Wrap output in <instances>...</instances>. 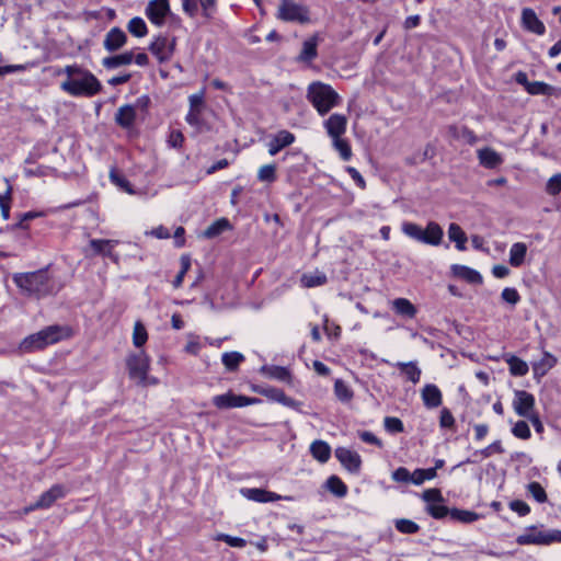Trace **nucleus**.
I'll use <instances>...</instances> for the list:
<instances>
[{"label": "nucleus", "instance_id": "nucleus-1", "mask_svg": "<svg viewBox=\"0 0 561 561\" xmlns=\"http://www.w3.org/2000/svg\"><path fill=\"white\" fill-rule=\"evenodd\" d=\"M62 73L66 75V79L61 82L60 89L71 96L91 98L102 90L99 79L79 65H68L56 72L58 76Z\"/></svg>", "mask_w": 561, "mask_h": 561}, {"label": "nucleus", "instance_id": "nucleus-2", "mask_svg": "<svg viewBox=\"0 0 561 561\" xmlns=\"http://www.w3.org/2000/svg\"><path fill=\"white\" fill-rule=\"evenodd\" d=\"M70 335V329L62 325H49L26 336L19 346L21 353H32L55 344Z\"/></svg>", "mask_w": 561, "mask_h": 561}, {"label": "nucleus", "instance_id": "nucleus-3", "mask_svg": "<svg viewBox=\"0 0 561 561\" xmlns=\"http://www.w3.org/2000/svg\"><path fill=\"white\" fill-rule=\"evenodd\" d=\"M13 282L26 295L36 298L47 296L51 291L49 277L44 271L14 274Z\"/></svg>", "mask_w": 561, "mask_h": 561}, {"label": "nucleus", "instance_id": "nucleus-4", "mask_svg": "<svg viewBox=\"0 0 561 561\" xmlns=\"http://www.w3.org/2000/svg\"><path fill=\"white\" fill-rule=\"evenodd\" d=\"M307 99L320 115L329 113L340 101L339 94L332 87L322 82H312L308 87Z\"/></svg>", "mask_w": 561, "mask_h": 561}, {"label": "nucleus", "instance_id": "nucleus-5", "mask_svg": "<svg viewBox=\"0 0 561 561\" xmlns=\"http://www.w3.org/2000/svg\"><path fill=\"white\" fill-rule=\"evenodd\" d=\"M518 545L547 546L552 542H561V531H542L536 526L528 527L526 531L516 538Z\"/></svg>", "mask_w": 561, "mask_h": 561}, {"label": "nucleus", "instance_id": "nucleus-6", "mask_svg": "<svg viewBox=\"0 0 561 561\" xmlns=\"http://www.w3.org/2000/svg\"><path fill=\"white\" fill-rule=\"evenodd\" d=\"M129 377L139 385H146L150 367L149 356L144 352L130 354L126 360Z\"/></svg>", "mask_w": 561, "mask_h": 561}, {"label": "nucleus", "instance_id": "nucleus-7", "mask_svg": "<svg viewBox=\"0 0 561 561\" xmlns=\"http://www.w3.org/2000/svg\"><path fill=\"white\" fill-rule=\"evenodd\" d=\"M277 18L286 22H309V10L307 7L291 0H280Z\"/></svg>", "mask_w": 561, "mask_h": 561}, {"label": "nucleus", "instance_id": "nucleus-8", "mask_svg": "<svg viewBox=\"0 0 561 561\" xmlns=\"http://www.w3.org/2000/svg\"><path fill=\"white\" fill-rule=\"evenodd\" d=\"M260 399L251 398L242 394H234L229 391L224 394L215 396L213 398V403L218 409H231V408H242L259 403Z\"/></svg>", "mask_w": 561, "mask_h": 561}, {"label": "nucleus", "instance_id": "nucleus-9", "mask_svg": "<svg viewBox=\"0 0 561 561\" xmlns=\"http://www.w3.org/2000/svg\"><path fill=\"white\" fill-rule=\"evenodd\" d=\"M174 45V38L158 36L150 44L149 50L157 57L159 62H165L172 57Z\"/></svg>", "mask_w": 561, "mask_h": 561}, {"label": "nucleus", "instance_id": "nucleus-10", "mask_svg": "<svg viewBox=\"0 0 561 561\" xmlns=\"http://www.w3.org/2000/svg\"><path fill=\"white\" fill-rule=\"evenodd\" d=\"M336 459L351 473H358L362 466V458L358 453L346 447H337L334 451Z\"/></svg>", "mask_w": 561, "mask_h": 561}, {"label": "nucleus", "instance_id": "nucleus-11", "mask_svg": "<svg viewBox=\"0 0 561 561\" xmlns=\"http://www.w3.org/2000/svg\"><path fill=\"white\" fill-rule=\"evenodd\" d=\"M68 494V489L64 484H54L47 491L42 493L35 502V507L49 508L56 501L64 499Z\"/></svg>", "mask_w": 561, "mask_h": 561}, {"label": "nucleus", "instance_id": "nucleus-12", "mask_svg": "<svg viewBox=\"0 0 561 561\" xmlns=\"http://www.w3.org/2000/svg\"><path fill=\"white\" fill-rule=\"evenodd\" d=\"M216 2L217 0H182V9L190 18H194L198 12V4H201L203 15L209 19L211 18Z\"/></svg>", "mask_w": 561, "mask_h": 561}, {"label": "nucleus", "instance_id": "nucleus-13", "mask_svg": "<svg viewBox=\"0 0 561 561\" xmlns=\"http://www.w3.org/2000/svg\"><path fill=\"white\" fill-rule=\"evenodd\" d=\"M169 11V0H151L146 8L148 19L157 25L163 24Z\"/></svg>", "mask_w": 561, "mask_h": 561}, {"label": "nucleus", "instance_id": "nucleus-14", "mask_svg": "<svg viewBox=\"0 0 561 561\" xmlns=\"http://www.w3.org/2000/svg\"><path fill=\"white\" fill-rule=\"evenodd\" d=\"M535 405V398L531 393L525 390L515 391V399L513 401V407L515 412L519 416H529L531 410Z\"/></svg>", "mask_w": 561, "mask_h": 561}, {"label": "nucleus", "instance_id": "nucleus-15", "mask_svg": "<svg viewBox=\"0 0 561 561\" xmlns=\"http://www.w3.org/2000/svg\"><path fill=\"white\" fill-rule=\"evenodd\" d=\"M522 25L525 30L536 35H543L546 32L545 24L538 19L531 8H524L522 10Z\"/></svg>", "mask_w": 561, "mask_h": 561}, {"label": "nucleus", "instance_id": "nucleus-16", "mask_svg": "<svg viewBox=\"0 0 561 561\" xmlns=\"http://www.w3.org/2000/svg\"><path fill=\"white\" fill-rule=\"evenodd\" d=\"M347 126V118L342 114H332L325 122L324 128L328 135L333 138L342 137L345 134Z\"/></svg>", "mask_w": 561, "mask_h": 561}, {"label": "nucleus", "instance_id": "nucleus-17", "mask_svg": "<svg viewBox=\"0 0 561 561\" xmlns=\"http://www.w3.org/2000/svg\"><path fill=\"white\" fill-rule=\"evenodd\" d=\"M240 492L245 499L257 503L275 502L283 499L277 493L259 488H244Z\"/></svg>", "mask_w": 561, "mask_h": 561}, {"label": "nucleus", "instance_id": "nucleus-18", "mask_svg": "<svg viewBox=\"0 0 561 561\" xmlns=\"http://www.w3.org/2000/svg\"><path fill=\"white\" fill-rule=\"evenodd\" d=\"M443 404V393L434 383L423 386V405L430 410L437 409Z\"/></svg>", "mask_w": 561, "mask_h": 561}, {"label": "nucleus", "instance_id": "nucleus-19", "mask_svg": "<svg viewBox=\"0 0 561 561\" xmlns=\"http://www.w3.org/2000/svg\"><path fill=\"white\" fill-rule=\"evenodd\" d=\"M127 42V36L119 27L111 28L105 35L103 46L107 51H116L122 48Z\"/></svg>", "mask_w": 561, "mask_h": 561}, {"label": "nucleus", "instance_id": "nucleus-20", "mask_svg": "<svg viewBox=\"0 0 561 561\" xmlns=\"http://www.w3.org/2000/svg\"><path fill=\"white\" fill-rule=\"evenodd\" d=\"M295 141V136L288 130L278 131L267 144L268 153L277 154L283 148L290 146Z\"/></svg>", "mask_w": 561, "mask_h": 561}, {"label": "nucleus", "instance_id": "nucleus-21", "mask_svg": "<svg viewBox=\"0 0 561 561\" xmlns=\"http://www.w3.org/2000/svg\"><path fill=\"white\" fill-rule=\"evenodd\" d=\"M318 35H313L307 38L302 43V48L297 57V60L305 64H311V61L314 60L318 56Z\"/></svg>", "mask_w": 561, "mask_h": 561}, {"label": "nucleus", "instance_id": "nucleus-22", "mask_svg": "<svg viewBox=\"0 0 561 561\" xmlns=\"http://www.w3.org/2000/svg\"><path fill=\"white\" fill-rule=\"evenodd\" d=\"M478 159L480 164L486 169H495L503 163L502 156L488 147L478 150Z\"/></svg>", "mask_w": 561, "mask_h": 561}, {"label": "nucleus", "instance_id": "nucleus-23", "mask_svg": "<svg viewBox=\"0 0 561 561\" xmlns=\"http://www.w3.org/2000/svg\"><path fill=\"white\" fill-rule=\"evenodd\" d=\"M136 119V111L134 105H123L115 114V122L122 128H130Z\"/></svg>", "mask_w": 561, "mask_h": 561}, {"label": "nucleus", "instance_id": "nucleus-24", "mask_svg": "<svg viewBox=\"0 0 561 561\" xmlns=\"http://www.w3.org/2000/svg\"><path fill=\"white\" fill-rule=\"evenodd\" d=\"M117 243L118 241L116 240L92 239L90 241V247L93 249L95 254H101L117 261V255L113 253V248Z\"/></svg>", "mask_w": 561, "mask_h": 561}, {"label": "nucleus", "instance_id": "nucleus-25", "mask_svg": "<svg viewBox=\"0 0 561 561\" xmlns=\"http://www.w3.org/2000/svg\"><path fill=\"white\" fill-rule=\"evenodd\" d=\"M527 92L531 95H549V96H561V89L550 85L542 81H533L527 87Z\"/></svg>", "mask_w": 561, "mask_h": 561}, {"label": "nucleus", "instance_id": "nucleus-26", "mask_svg": "<svg viewBox=\"0 0 561 561\" xmlns=\"http://www.w3.org/2000/svg\"><path fill=\"white\" fill-rule=\"evenodd\" d=\"M392 479L397 482L421 484V468L410 472L407 468L400 467L392 473Z\"/></svg>", "mask_w": 561, "mask_h": 561}, {"label": "nucleus", "instance_id": "nucleus-27", "mask_svg": "<svg viewBox=\"0 0 561 561\" xmlns=\"http://www.w3.org/2000/svg\"><path fill=\"white\" fill-rule=\"evenodd\" d=\"M451 270L455 276L468 282L469 284L482 283L481 274L471 267L465 265H453Z\"/></svg>", "mask_w": 561, "mask_h": 561}, {"label": "nucleus", "instance_id": "nucleus-28", "mask_svg": "<svg viewBox=\"0 0 561 561\" xmlns=\"http://www.w3.org/2000/svg\"><path fill=\"white\" fill-rule=\"evenodd\" d=\"M264 394L270 399L291 409L298 410L301 405L299 401L286 396V393L277 388H271L264 391Z\"/></svg>", "mask_w": 561, "mask_h": 561}, {"label": "nucleus", "instance_id": "nucleus-29", "mask_svg": "<svg viewBox=\"0 0 561 561\" xmlns=\"http://www.w3.org/2000/svg\"><path fill=\"white\" fill-rule=\"evenodd\" d=\"M133 60H134V53L133 51H125V53L119 54V55H114V56L105 57L102 60V65L106 69H115V68H118L121 66L130 65L133 62Z\"/></svg>", "mask_w": 561, "mask_h": 561}, {"label": "nucleus", "instance_id": "nucleus-30", "mask_svg": "<svg viewBox=\"0 0 561 561\" xmlns=\"http://www.w3.org/2000/svg\"><path fill=\"white\" fill-rule=\"evenodd\" d=\"M443 229L434 221L427 224L426 228L423 229V242L433 245H438L443 238Z\"/></svg>", "mask_w": 561, "mask_h": 561}, {"label": "nucleus", "instance_id": "nucleus-31", "mask_svg": "<svg viewBox=\"0 0 561 561\" xmlns=\"http://www.w3.org/2000/svg\"><path fill=\"white\" fill-rule=\"evenodd\" d=\"M557 364V357L545 352L541 359L533 365L534 375L536 377L545 376Z\"/></svg>", "mask_w": 561, "mask_h": 561}, {"label": "nucleus", "instance_id": "nucleus-32", "mask_svg": "<svg viewBox=\"0 0 561 561\" xmlns=\"http://www.w3.org/2000/svg\"><path fill=\"white\" fill-rule=\"evenodd\" d=\"M310 453L314 459L324 463L330 459L331 447L323 440H314L310 445Z\"/></svg>", "mask_w": 561, "mask_h": 561}, {"label": "nucleus", "instance_id": "nucleus-33", "mask_svg": "<svg viewBox=\"0 0 561 561\" xmlns=\"http://www.w3.org/2000/svg\"><path fill=\"white\" fill-rule=\"evenodd\" d=\"M448 238L456 243L459 251L466 250L467 236L458 224H450L448 227Z\"/></svg>", "mask_w": 561, "mask_h": 561}, {"label": "nucleus", "instance_id": "nucleus-34", "mask_svg": "<svg viewBox=\"0 0 561 561\" xmlns=\"http://www.w3.org/2000/svg\"><path fill=\"white\" fill-rule=\"evenodd\" d=\"M527 245L524 242H516L510 250V264L514 267H519L526 257Z\"/></svg>", "mask_w": 561, "mask_h": 561}, {"label": "nucleus", "instance_id": "nucleus-35", "mask_svg": "<svg viewBox=\"0 0 561 561\" xmlns=\"http://www.w3.org/2000/svg\"><path fill=\"white\" fill-rule=\"evenodd\" d=\"M230 228L231 226L229 220L226 218H220L214 221L204 230L203 237L207 239H213Z\"/></svg>", "mask_w": 561, "mask_h": 561}, {"label": "nucleus", "instance_id": "nucleus-36", "mask_svg": "<svg viewBox=\"0 0 561 561\" xmlns=\"http://www.w3.org/2000/svg\"><path fill=\"white\" fill-rule=\"evenodd\" d=\"M262 373L270 378L280 381H288L290 379V371L286 367L282 366H263Z\"/></svg>", "mask_w": 561, "mask_h": 561}, {"label": "nucleus", "instance_id": "nucleus-37", "mask_svg": "<svg viewBox=\"0 0 561 561\" xmlns=\"http://www.w3.org/2000/svg\"><path fill=\"white\" fill-rule=\"evenodd\" d=\"M300 283L306 288H312L324 285L327 283V276L321 272L307 273L301 276Z\"/></svg>", "mask_w": 561, "mask_h": 561}, {"label": "nucleus", "instance_id": "nucleus-38", "mask_svg": "<svg viewBox=\"0 0 561 561\" xmlns=\"http://www.w3.org/2000/svg\"><path fill=\"white\" fill-rule=\"evenodd\" d=\"M392 305L394 311L405 318H413L416 313L415 307L408 299L397 298Z\"/></svg>", "mask_w": 561, "mask_h": 561}, {"label": "nucleus", "instance_id": "nucleus-39", "mask_svg": "<svg viewBox=\"0 0 561 561\" xmlns=\"http://www.w3.org/2000/svg\"><path fill=\"white\" fill-rule=\"evenodd\" d=\"M327 489L337 497H343L347 493L346 484L336 476H331L325 482Z\"/></svg>", "mask_w": 561, "mask_h": 561}, {"label": "nucleus", "instance_id": "nucleus-40", "mask_svg": "<svg viewBox=\"0 0 561 561\" xmlns=\"http://www.w3.org/2000/svg\"><path fill=\"white\" fill-rule=\"evenodd\" d=\"M243 360L244 356L239 352H227L221 356V362L229 371L237 370Z\"/></svg>", "mask_w": 561, "mask_h": 561}, {"label": "nucleus", "instance_id": "nucleus-41", "mask_svg": "<svg viewBox=\"0 0 561 561\" xmlns=\"http://www.w3.org/2000/svg\"><path fill=\"white\" fill-rule=\"evenodd\" d=\"M506 362L513 376L522 377L529 370L527 363L517 356H511Z\"/></svg>", "mask_w": 561, "mask_h": 561}, {"label": "nucleus", "instance_id": "nucleus-42", "mask_svg": "<svg viewBox=\"0 0 561 561\" xmlns=\"http://www.w3.org/2000/svg\"><path fill=\"white\" fill-rule=\"evenodd\" d=\"M334 393L342 402H350L353 399V390L342 379H336L334 382Z\"/></svg>", "mask_w": 561, "mask_h": 561}, {"label": "nucleus", "instance_id": "nucleus-43", "mask_svg": "<svg viewBox=\"0 0 561 561\" xmlns=\"http://www.w3.org/2000/svg\"><path fill=\"white\" fill-rule=\"evenodd\" d=\"M332 145L343 161H348L352 158V148L346 139L342 137L333 138Z\"/></svg>", "mask_w": 561, "mask_h": 561}, {"label": "nucleus", "instance_id": "nucleus-44", "mask_svg": "<svg viewBox=\"0 0 561 561\" xmlns=\"http://www.w3.org/2000/svg\"><path fill=\"white\" fill-rule=\"evenodd\" d=\"M127 30L136 37H144L148 33L145 21L139 16H135L128 22Z\"/></svg>", "mask_w": 561, "mask_h": 561}, {"label": "nucleus", "instance_id": "nucleus-45", "mask_svg": "<svg viewBox=\"0 0 561 561\" xmlns=\"http://www.w3.org/2000/svg\"><path fill=\"white\" fill-rule=\"evenodd\" d=\"M398 367L400 369V374L405 377L407 380L412 382H417L420 377V371L415 364L413 363H399Z\"/></svg>", "mask_w": 561, "mask_h": 561}, {"label": "nucleus", "instance_id": "nucleus-46", "mask_svg": "<svg viewBox=\"0 0 561 561\" xmlns=\"http://www.w3.org/2000/svg\"><path fill=\"white\" fill-rule=\"evenodd\" d=\"M148 340V333L145 325L140 321H136L133 331V344L136 347H141Z\"/></svg>", "mask_w": 561, "mask_h": 561}, {"label": "nucleus", "instance_id": "nucleus-47", "mask_svg": "<svg viewBox=\"0 0 561 561\" xmlns=\"http://www.w3.org/2000/svg\"><path fill=\"white\" fill-rule=\"evenodd\" d=\"M450 518L453 520L469 524L476 522L479 518V515L471 511L453 508L450 511Z\"/></svg>", "mask_w": 561, "mask_h": 561}, {"label": "nucleus", "instance_id": "nucleus-48", "mask_svg": "<svg viewBox=\"0 0 561 561\" xmlns=\"http://www.w3.org/2000/svg\"><path fill=\"white\" fill-rule=\"evenodd\" d=\"M426 511L433 518L442 519L448 515L450 516L451 510H449L446 505H444L443 502H438V503L427 504Z\"/></svg>", "mask_w": 561, "mask_h": 561}, {"label": "nucleus", "instance_id": "nucleus-49", "mask_svg": "<svg viewBox=\"0 0 561 561\" xmlns=\"http://www.w3.org/2000/svg\"><path fill=\"white\" fill-rule=\"evenodd\" d=\"M257 179L261 182H274L276 180V165L274 163L262 165L259 169Z\"/></svg>", "mask_w": 561, "mask_h": 561}, {"label": "nucleus", "instance_id": "nucleus-50", "mask_svg": "<svg viewBox=\"0 0 561 561\" xmlns=\"http://www.w3.org/2000/svg\"><path fill=\"white\" fill-rule=\"evenodd\" d=\"M527 490L529 494L538 502V503H545L547 502V493L545 489L541 486L539 482H530L527 485Z\"/></svg>", "mask_w": 561, "mask_h": 561}, {"label": "nucleus", "instance_id": "nucleus-51", "mask_svg": "<svg viewBox=\"0 0 561 561\" xmlns=\"http://www.w3.org/2000/svg\"><path fill=\"white\" fill-rule=\"evenodd\" d=\"M42 216V213H37V211H27V213H23V214H20L19 215V221L14 225L11 226V230H16V229H23V230H26L28 229V226H27V221L30 220H33L37 217Z\"/></svg>", "mask_w": 561, "mask_h": 561}, {"label": "nucleus", "instance_id": "nucleus-52", "mask_svg": "<svg viewBox=\"0 0 561 561\" xmlns=\"http://www.w3.org/2000/svg\"><path fill=\"white\" fill-rule=\"evenodd\" d=\"M12 187L8 186L3 195L0 194V209L1 216L4 220L10 218V204H11Z\"/></svg>", "mask_w": 561, "mask_h": 561}, {"label": "nucleus", "instance_id": "nucleus-53", "mask_svg": "<svg viewBox=\"0 0 561 561\" xmlns=\"http://www.w3.org/2000/svg\"><path fill=\"white\" fill-rule=\"evenodd\" d=\"M383 425L387 432L397 434L403 432V423L400 419L393 416H387L383 420Z\"/></svg>", "mask_w": 561, "mask_h": 561}, {"label": "nucleus", "instance_id": "nucleus-54", "mask_svg": "<svg viewBox=\"0 0 561 561\" xmlns=\"http://www.w3.org/2000/svg\"><path fill=\"white\" fill-rule=\"evenodd\" d=\"M216 539L219 541H224L230 547L233 548H243L247 546V540L240 537H233L227 534H218L216 536Z\"/></svg>", "mask_w": 561, "mask_h": 561}, {"label": "nucleus", "instance_id": "nucleus-55", "mask_svg": "<svg viewBox=\"0 0 561 561\" xmlns=\"http://www.w3.org/2000/svg\"><path fill=\"white\" fill-rule=\"evenodd\" d=\"M546 191L551 196H556L561 192V173H557L548 180Z\"/></svg>", "mask_w": 561, "mask_h": 561}, {"label": "nucleus", "instance_id": "nucleus-56", "mask_svg": "<svg viewBox=\"0 0 561 561\" xmlns=\"http://www.w3.org/2000/svg\"><path fill=\"white\" fill-rule=\"evenodd\" d=\"M396 528L402 534H414L419 530V525L410 519H398Z\"/></svg>", "mask_w": 561, "mask_h": 561}, {"label": "nucleus", "instance_id": "nucleus-57", "mask_svg": "<svg viewBox=\"0 0 561 561\" xmlns=\"http://www.w3.org/2000/svg\"><path fill=\"white\" fill-rule=\"evenodd\" d=\"M512 433L514 434V436L522 439H528L531 435L529 426L525 421L516 422L512 428Z\"/></svg>", "mask_w": 561, "mask_h": 561}, {"label": "nucleus", "instance_id": "nucleus-58", "mask_svg": "<svg viewBox=\"0 0 561 561\" xmlns=\"http://www.w3.org/2000/svg\"><path fill=\"white\" fill-rule=\"evenodd\" d=\"M501 297L503 301L515 306L520 300V296L515 288L506 287L502 290Z\"/></svg>", "mask_w": 561, "mask_h": 561}, {"label": "nucleus", "instance_id": "nucleus-59", "mask_svg": "<svg viewBox=\"0 0 561 561\" xmlns=\"http://www.w3.org/2000/svg\"><path fill=\"white\" fill-rule=\"evenodd\" d=\"M455 425V417L451 414L450 410L444 408L440 410L439 414V426L442 428H451Z\"/></svg>", "mask_w": 561, "mask_h": 561}, {"label": "nucleus", "instance_id": "nucleus-60", "mask_svg": "<svg viewBox=\"0 0 561 561\" xmlns=\"http://www.w3.org/2000/svg\"><path fill=\"white\" fill-rule=\"evenodd\" d=\"M110 179L114 184H116L121 188L125 190L128 193H133L129 181L126 178L117 174L114 170L111 171Z\"/></svg>", "mask_w": 561, "mask_h": 561}, {"label": "nucleus", "instance_id": "nucleus-61", "mask_svg": "<svg viewBox=\"0 0 561 561\" xmlns=\"http://www.w3.org/2000/svg\"><path fill=\"white\" fill-rule=\"evenodd\" d=\"M202 110L190 108L186 114L185 121L188 125L194 127H201L202 125Z\"/></svg>", "mask_w": 561, "mask_h": 561}, {"label": "nucleus", "instance_id": "nucleus-62", "mask_svg": "<svg viewBox=\"0 0 561 561\" xmlns=\"http://www.w3.org/2000/svg\"><path fill=\"white\" fill-rule=\"evenodd\" d=\"M204 96H205V91L204 90H201L199 92L190 95V98H188L190 108H195V110H202L203 111V108H204Z\"/></svg>", "mask_w": 561, "mask_h": 561}, {"label": "nucleus", "instance_id": "nucleus-63", "mask_svg": "<svg viewBox=\"0 0 561 561\" xmlns=\"http://www.w3.org/2000/svg\"><path fill=\"white\" fill-rule=\"evenodd\" d=\"M423 501L430 503L444 502L442 493L438 489H430L423 492Z\"/></svg>", "mask_w": 561, "mask_h": 561}, {"label": "nucleus", "instance_id": "nucleus-64", "mask_svg": "<svg viewBox=\"0 0 561 561\" xmlns=\"http://www.w3.org/2000/svg\"><path fill=\"white\" fill-rule=\"evenodd\" d=\"M510 508L516 512L519 516H525L530 512L527 503L520 500H514L510 503Z\"/></svg>", "mask_w": 561, "mask_h": 561}]
</instances>
